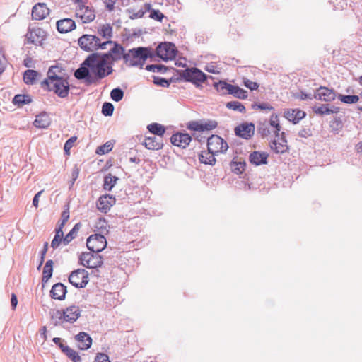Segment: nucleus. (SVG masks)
Instances as JSON below:
<instances>
[{"instance_id": "f257e3e1", "label": "nucleus", "mask_w": 362, "mask_h": 362, "mask_svg": "<svg viewBox=\"0 0 362 362\" xmlns=\"http://www.w3.org/2000/svg\"><path fill=\"white\" fill-rule=\"evenodd\" d=\"M83 65H86L98 79L104 78L112 72V66L108 60L105 57H100L95 54L88 57L83 62Z\"/></svg>"}, {"instance_id": "f03ea898", "label": "nucleus", "mask_w": 362, "mask_h": 362, "mask_svg": "<svg viewBox=\"0 0 362 362\" xmlns=\"http://www.w3.org/2000/svg\"><path fill=\"white\" fill-rule=\"evenodd\" d=\"M41 88L46 91L53 92L58 97L64 98L69 95L70 86L67 77H63L51 81H42Z\"/></svg>"}, {"instance_id": "7ed1b4c3", "label": "nucleus", "mask_w": 362, "mask_h": 362, "mask_svg": "<svg viewBox=\"0 0 362 362\" xmlns=\"http://www.w3.org/2000/svg\"><path fill=\"white\" fill-rule=\"evenodd\" d=\"M149 56L147 48L138 47L129 49L127 53L123 55L124 63L129 66H142Z\"/></svg>"}, {"instance_id": "20e7f679", "label": "nucleus", "mask_w": 362, "mask_h": 362, "mask_svg": "<svg viewBox=\"0 0 362 362\" xmlns=\"http://www.w3.org/2000/svg\"><path fill=\"white\" fill-rule=\"evenodd\" d=\"M80 47L88 52H93L98 49H106L107 45H112V41L107 40L100 42V40L95 35H83L78 40Z\"/></svg>"}, {"instance_id": "39448f33", "label": "nucleus", "mask_w": 362, "mask_h": 362, "mask_svg": "<svg viewBox=\"0 0 362 362\" xmlns=\"http://www.w3.org/2000/svg\"><path fill=\"white\" fill-rule=\"evenodd\" d=\"M102 250H89L83 252L79 258L81 264L87 268L95 269L102 266L103 259L100 255Z\"/></svg>"}, {"instance_id": "423d86ee", "label": "nucleus", "mask_w": 362, "mask_h": 362, "mask_svg": "<svg viewBox=\"0 0 362 362\" xmlns=\"http://www.w3.org/2000/svg\"><path fill=\"white\" fill-rule=\"evenodd\" d=\"M208 150L214 154L225 153L228 148V144L218 135H212L207 140Z\"/></svg>"}, {"instance_id": "0eeeda50", "label": "nucleus", "mask_w": 362, "mask_h": 362, "mask_svg": "<svg viewBox=\"0 0 362 362\" xmlns=\"http://www.w3.org/2000/svg\"><path fill=\"white\" fill-rule=\"evenodd\" d=\"M182 77L187 81L199 86L206 80V74L197 68L187 69L182 71Z\"/></svg>"}, {"instance_id": "6e6552de", "label": "nucleus", "mask_w": 362, "mask_h": 362, "mask_svg": "<svg viewBox=\"0 0 362 362\" xmlns=\"http://www.w3.org/2000/svg\"><path fill=\"white\" fill-rule=\"evenodd\" d=\"M177 54L174 44L171 42L160 43L156 48V54L164 61L173 59Z\"/></svg>"}, {"instance_id": "1a4fd4ad", "label": "nucleus", "mask_w": 362, "mask_h": 362, "mask_svg": "<svg viewBox=\"0 0 362 362\" xmlns=\"http://www.w3.org/2000/svg\"><path fill=\"white\" fill-rule=\"evenodd\" d=\"M76 17L80 19L83 23H88L95 18V13L92 8L78 1L76 8Z\"/></svg>"}, {"instance_id": "9d476101", "label": "nucleus", "mask_w": 362, "mask_h": 362, "mask_svg": "<svg viewBox=\"0 0 362 362\" xmlns=\"http://www.w3.org/2000/svg\"><path fill=\"white\" fill-rule=\"evenodd\" d=\"M69 282L76 288H84L88 283V273L84 269H78L71 272Z\"/></svg>"}, {"instance_id": "9b49d317", "label": "nucleus", "mask_w": 362, "mask_h": 362, "mask_svg": "<svg viewBox=\"0 0 362 362\" xmlns=\"http://www.w3.org/2000/svg\"><path fill=\"white\" fill-rule=\"evenodd\" d=\"M217 127V122L214 120L189 121L186 124V127L190 131L204 132L210 131Z\"/></svg>"}, {"instance_id": "f8f14e48", "label": "nucleus", "mask_w": 362, "mask_h": 362, "mask_svg": "<svg viewBox=\"0 0 362 362\" xmlns=\"http://www.w3.org/2000/svg\"><path fill=\"white\" fill-rule=\"evenodd\" d=\"M216 86L218 88L227 90L228 93L233 95L239 99H245L247 98V92L237 86H233L224 81H220L216 84Z\"/></svg>"}, {"instance_id": "ddd939ff", "label": "nucleus", "mask_w": 362, "mask_h": 362, "mask_svg": "<svg viewBox=\"0 0 362 362\" xmlns=\"http://www.w3.org/2000/svg\"><path fill=\"white\" fill-rule=\"evenodd\" d=\"M86 246L87 249H105L107 247V240L100 234L91 235L87 239Z\"/></svg>"}, {"instance_id": "4468645a", "label": "nucleus", "mask_w": 362, "mask_h": 362, "mask_svg": "<svg viewBox=\"0 0 362 362\" xmlns=\"http://www.w3.org/2000/svg\"><path fill=\"white\" fill-rule=\"evenodd\" d=\"M171 143L177 147L186 148L192 141L191 136L187 133H176L170 138Z\"/></svg>"}, {"instance_id": "2eb2a0df", "label": "nucleus", "mask_w": 362, "mask_h": 362, "mask_svg": "<svg viewBox=\"0 0 362 362\" xmlns=\"http://www.w3.org/2000/svg\"><path fill=\"white\" fill-rule=\"evenodd\" d=\"M115 202L114 197L109 194L103 195L97 202V209L103 213H107Z\"/></svg>"}, {"instance_id": "dca6fc26", "label": "nucleus", "mask_w": 362, "mask_h": 362, "mask_svg": "<svg viewBox=\"0 0 362 362\" xmlns=\"http://www.w3.org/2000/svg\"><path fill=\"white\" fill-rule=\"evenodd\" d=\"M255 126L252 123H243L235 129L236 135L245 139H248L254 134Z\"/></svg>"}, {"instance_id": "f3484780", "label": "nucleus", "mask_w": 362, "mask_h": 362, "mask_svg": "<svg viewBox=\"0 0 362 362\" xmlns=\"http://www.w3.org/2000/svg\"><path fill=\"white\" fill-rule=\"evenodd\" d=\"M79 307L71 305L64 310V321L73 323L76 322L81 315Z\"/></svg>"}, {"instance_id": "a211bd4d", "label": "nucleus", "mask_w": 362, "mask_h": 362, "mask_svg": "<svg viewBox=\"0 0 362 362\" xmlns=\"http://www.w3.org/2000/svg\"><path fill=\"white\" fill-rule=\"evenodd\" d=\"M142 144L148 150L158 151L163 146V138L148 136L145 138Z\"/></svg>"}, {"instance_id": "6ab92c4d", "label": "nucleus", "mask_w": 362, "mask_h": 362, "mask_svg": "<svg viewBox=\"0 0 362 362\" xmlns=\"http://www.w3.org/2000/svg\"><path fill=\"white\" fill-rule=\"evenodd\" d=\"M90 69L83 63L81 66L75 71L74 76L77 79H85L86 83L90 85L95 82V79L90 75Z\"/></svg>"}, {"instance_id": "aec40b11", "label": "nucleus", "mask_w": 362, "mask_h": 362, "mask_svg": "<svg viewBox=\"0 0 362 362\" xmlns=\"http://www.w3.org/2000/svg\"><path fill=\"white\" fill-rule=\"evenodd\" d=\"M112 44H114V47L111 48L108 53L103 55L107 60L109 59H111L112 62H116L122 58L123 59V55L125 54L124 53V48L122 45L113 42Z\"/></svg>"}, {"instance_id": "412c9836", "label": "nucleus", "mask_w": 362, "mask_h": 362, "mask_svg": "<svg viewBox=\"0 0 362 362\" xmlns=\"http://www.w3.org/2000/svg\"><path fill=\"white\" fill-rule=\"evenodd\" d=\"M49 13V10L44 3H37L32 10V18L35 20H42L45 18Z\"/></svg>"}, {"instance_id": "4be33fe9", "label": "nucleus", "mask_w": 362, "mask_h": 362, "mask_svg": "<svg viewBox=\"0 0 362 362\" xmlns=\"http://www.w3.org/2000/svg\"><path fill=\"white\" fill-rule=\"evenodd\" d=\"M315 98L320 100L329 102L335 99V93L332 89L321 86L317 90Z\"/></svg>"}, {"instance_id": "5701e85b", "label": "nucleus", "mask_w": 362, "mask_h": 362, "mask_svg": "<svg viewBox=\"0 0 362 362\" xmlns=\"http://www.w3.org/2000/svg\"><path fill=\"white\" fill-rule=\"evenodd\" d=\"M305 116V112L298 108L288 109L284 112V117L293 124L298 123Z\"/></svg>"}, {"instance_id": "b1692460", "label": "nucleus", "mask_w": 362, "mask_h": 362, "mask_svg": "<svg viewBox=\"0 0 362 362\" xmlns=\"http://www.w3.org/2000/svg\"><path fill=\"white\" fill-rule=\"evenodd\" d=\"M57 28L59 33H66L76 28V23L71 18H64L57 22Z\"/></svg>"}, {"instance_id": "393cba45", "label": "nucleus", "mask_w": 362, "mask_h": 362, "mask_svg": "<svg viewBox=\"0 0 362 362\" xmlns=\"http://www.w3.org/2000/svg\"><path fill=\"white\" fill-rule=\"evenodd\" d=\"M66 292V287L62 283H57L52 287L50 296L54 299L62 300L65 298Z\"/></svg>"}, {"instance_id": "a878e982", "label": "nucleus", "mask_w": 362, "mask_h": 362, "mask_svg": "<svg viewBox=\"0 0 362 362\" xmlns=\"http://www.w3.org/2000/svg\"><path fill=\"white\" fill-rule=\"evenodd\" d=\"M75 338L78 343V347L81 350L89 349L92 344V339L88 334L84 332H79Z\"/></svg>"}, {"instance_id": "bb28decb", "label": "nucleus", "mask_w": 362, "mask_h": 362, "mask_svg": "<svg viewBox=\"0 0 362 362\" xmlns=\"http://www.w3.org/2000/svg\"><path fill=\"white\" fill-rule=\"evenodd\" d=\"M66 77L64 70L59 66H51L47 71V76L44 81H51Z\"/></svg>"}, {"instance_id": "cd10ccee", "label": "nucleus", "mask_w": 362, "mask_h": 362, "mask_svg": "<svg viewBox=\"0 0 362 362\" xmlns=\"http://www.w3.org/2000/svg\"><path fill=\"white\" fill-rule=\"evenodd\" d=\"M51 124V119L46 112H41L36 116L33 125L39 129L47 128Z\"/></svg>"}, {"instance_id": "c85d7f7f", "label": "nucleus", "mask_w": 362, "mask_h": 362, "mask_svg": "<svg viewBox=\"0 0 362 362\" xmlns=\"http://www.w3.org/2000/svg\"><path fill=\"white\" fill-rule=\"evenodd\" d=\"M268 154L264 152L254 151L250 155V161L255 165L266 164Z\"/></svg>"}, {"instance_id": "c756f323", "label": "nucleus", "mask_w": 362, "mask_h": 362, "mask_svg": "<svg viewBox=\"0 0 362 362\" xmlns=\"http://www.w3.org/2000/svg\"><path fill=\"white\" fill-rule=\"evenodd\" d=\"M40 73L33 69L26 70L23 74V81L28 85H33L35 83Z\"/></svg>"}, {"instance_id": "7c9ffc66", "label": "nucleus", "mask_w": 362, "mask_h": 362, "mask_svg": "<svg viewBox=\"0 0 362 362\" xmlns=\"http://www.w3.org/2000/svg\"><path fill=\"white\" fill-rule=\"evenodd\" d=\"M214 154L209 150L207 151H202L199 156V160L201 163L204 164L213 165L216 162V159Z\"/></svg>"}, {"instance_id": "2f4dec72", "label": "nucleus", "mask_w": 362, "mask_h": 362, "mask_svg": "<svg viewBox=\"0 0 362 362\" xmlns=\"http://www.w3.org/2000/svg\"><path fill=\"white\" fill-rule=\"evenodd\" d=\"M271 148L277 153H284L288 149L286 141L283 139H277L273 141L272 144H271Z\"/></svg>"}, {"instance_id": "473e14b6", "label": "nucleus", "mask_w": 362, "mask_h": 362, "mask_svg": "<svg viewBox=\"0 0 362 362\" xmlns=\"http://www.w3.org/2000/svg\"><path fill=\"white\" fill-rule=\"evenodd\" d=\"M147 129L151 133L157 135L161 138L165 132V127L158 123H152L151 124H148Z\"/></svg>"}, {"instance_id": "72a5a7b5", "label": "nucleus", "mask_w": 362, "mask_h": 362, "mask_svg": "<svg viewBox=\"0 0 362 362\" xmlns=\"http://www.w3.org/2000/svg\"><path fill=\"white\" fill-rule=\"evenodd\" d=\"M64 233L60 228H56L55 235L51 243V246L53 248H56L62 244L64 245Z\"/></svg>"}, {"instance_id": "f704fd0d", "label": "nucleus", "mask_w": 362, "mask_h": 362, "mask_svg": "<svg viewBox=\"0 0 362 362\" xmlns=\"http://www.w3.org/2000/svg\"><path fill=\"white\" fill-rule=\"evenodd\" d=\"M62 351L66 354V355L73 361V362H82L80 356L78 354L76 351L74 349H71L69 346H62Z\"/></svg>"}, {"instance_id": "c9c22d12", "label": "nucleus", "mask_w": 362, "mask_h": 362, "mask_svg": "<svg viewBox=\"0 0 362 362\" xmlns=\"http://www.w3.org/2000/svg\"><path fill=\"white\" fill-rule=\"evenodd\" d=\"M12 102L15 105L21 107L25 104H29L31 103V98L28 95L18 94L14 96Z\"/></svg>"}, {"instance_id": "e433bc0d", "label": "nucleus", "mask_w": 362, "mask_h": 362, "mask_svg": "<svg viewBox=\"0 0 362 362\" xmlns=\"http://www.w3.org/2000/svg\"><path fill=\"white\" fill-rule=\"evenodd\" d=\"M98 33L103 38L110 39L112 35V28L109 24L103 25Z\"/></svg>"}, {"instance_id": "4c0bfd02", "label": "nucleus", "mask_w": 362, "mask_h": 362, "mask_svg": "<svg viewBox=\"0 0 362 362\" xmlns=\"http://www.w3.org/2000/svg\"><path fill=\"white\" fill-rule=\"evenodd\" d=\"M118 178L115 176H112L111 174H108L105 177L103 187L106 190H111L116 184Z\"/></svg>"}, {"instance_id": "58836bf2", "label": "nucleus", "mask_w": 362, "mask_h": 362, "mask_svg": "<svg viewBox=\"0 0 362 362\" xmlns=\"http://www.w3.org/2000/svg\"><path fill=\"white\" fill-rule=\"evenodd\" d=\"M232 171L235 174H241L245 171V163L242 161L233 160L230 163Z\"/></svg>"}, {"instance_id": "ea45409f", "label": "nucleus", "mask_w": 362, "mask_h": 362, "mask_svg": "<svg viewBox=\"0 0 362 362\" xmlns=\"http://www.w3.org/2000/svg\"><path fill=\"white\" fill-rule=\"evenodd\" d=\"M80 228V223H76L64 238V245H68L76 235Z\"/></svg>"}, {"instance_id": "a19ab883", "label": "nucleus", "mask_w": 362, "mask_h": 362, "mask_svg": "<svg viewBox=\"0 0 362 362\" xmlns=\"http://www.w3.org/2000/svg\"><path fill=\"white\" fill-rule=\"evenodd\" d=\"M273 128V132L276 134H279V132L281 129V127L279 124V121L277 115L272 114L270 117L269 124Z\"/></svg>"}, {"instance_id": "79ce46f5", "label": "nucleus", "mask_w": 362, "mask_h": 362, "mask_svg": "<svg viewBox=\"0 0 362 362\" xmlns=\"http://www.w3.org/2000/svg\"><path fill=\"white\" fill-rule=\"evenodd\" d=\"M50 315L55 326L61 325L64 321V310H54L50 313Z\"/></svg>"}, {"instance_id": "37998d69", "label": "nucleus", "mask_w": 362, "mask_h": 362, "mask_svg": "<svg viewBox=\"0 0 362 362\" xmlns=\"http://www.w3.org/2000/svg\"><path fill=\"white\" fill-rule=\"evenodd\" d=\"M226 107L228 109L244 112L245 111V106L238 101H231L226 103Z\"/></svg>"}, {"instance_id": "c03bdc74", "label": "nucleus", "mask_w": 362, "mask_h": 362, "mask_svg": "<svg viewBox=\"0 0 362 362\" xmlns=\"http://www.w3.org/2000/svg\"><path fill=\"white\" fill-rule=\"evenodd\" d=\"M113 148V143L107 141L105 144L99 146L96 149V153L98 155H103L110 152Z\"/></svg>"}, {"instance_id": "a18cd8bd", "label": "nucleus", "mask_w": 362, "mask_h": 362, "mask_svg": "<svg viewBox=\"0 0 362 362\" xmlns=\"http://www.w3.org/2000/svg\"><path fill=\"white\" fill-rule=\"evenodd\" d=\"M339 98L341 102H343L344 103H347V104L356 103L359 100V98L358 95H339Z\"/></svg>"}, {"instance_id": "49530a36", "label": "nucleus", "mask_w": 362, "mask_h": 362, "mask_svg": "<svg viewBox=\"0 0 362 362\" xmlns=\"http://www.w3.org/2000/svg\"><path fill=\"white\" fill-rule=\"evenodd\" d=\"M110 96L114 101L119 102L122 99L124 93L120 88H115L112 90Z\"/></svg>"}, {"instance_id": "de8ad7c7", "label": "nucleus", "mask_w": 362, "mask_h": 362, "mask_svg": "<svg viewBox=\"0 0 362 362\" xmlns=\"http://www.w3.org/2000/svg\"><path fill=\"white\" fill-rule=\"evenodd\" d=\"M314 111L315 113L320 114V115H329L331 113H333L334 111L330 110L328 107L327 105H322L321 106L318 107H315Z\"/></svg>"}, {"instance_id": "09e8293b", "label": "nucleus", "mask_w": 362, "mask_h": 362, "mask_svg": "<svg viewBox=\"0 0 362 362\" xmlns=\"http://www.w3.org/2000/svg\"><path fill=\"white\" fill-rule=\"evenodd\" d=\"M114 107L111 103H105L102 107V113L105 116H110L112 115Z\"/></svg>"}, {"instance_id": "8fccbe9b", "label": "nucleus", "mask_w": 362, "mask_h": 362, "mask_svg": "<svg viewBox=\"0 0 362 362\" xmlns=\"http://www.w3.org/2000/svg\"><path fill=\"white\" fill-rule=\"evenodd\" d=\"M76 139V136H72L66 141L64 149L66 155L70 154V149L73 147Z\"/></svg>"}, {"instance_id": "3c124183", "label": "nucleus", "mask_w": 362, "mask_h": 362, "mask_svg": "<svg viewBox=\"0 0 362 362\" xmlns=\"http://www.w3.org/2000/svg\"><path fill=\"white\" fill-rule=\"evenodd\" d=\"M149 16L152 19L156 20L159 22H161L164 18V15L159 10L155 9L151 10Z\"/></svg>"}, {"instance_id": "603ef678", "label": "nucleus", "mask_w": 362, "mask_h": 362, "mask_svg": "<svg viewBox=\"0 0 362 362\" xmlns=\"http://www.w3.org/2000/svg\"><path fill=\"white\" fill-rule=\"evenodd\" d=\"M7 59L4 53H0V74H1L6 69L7 65Z\"/></svg>"}, {"instance_id": "864d4df0", "label": "nucleus", "mask_w": 362, "mask_h": 362, "mask_svg": "<svg viewBox=\"0 0 362 362\" xmlns=\"http://www.w3.org/2000/svg\"><path fill=\"white\" fill-rule=\"evenodd\" d=\"M52 272L53 268L44 267L42 280L45 281H47L48 279L51 278L52 275Z\"/></svg>"}, {"instance_id": "5fc2aeb1", "label": "nucleus", "mask_w": 362, "mask_h": 362, "mask_svg": "<svg viewBox=\"0 0 362 362\" xmlns=\"http://www.w3.org/2000/svg\"><path fill=\"white\" fill-rule=\"evenodd\" d=\"M244 85L251 90H257L259 87L257 83L252 81L249 79H244Z\"/></svg>"}, {"instance_id": "6e6d98bb", "label": "nucleus", "mask_w": 362, "mask_h": 362, "mask_svg": "<svg viewBox=\"0 0 362 362\" xmlns=\"http://www.w3.org/2000/svg\"><path fill=\"white\" fill-rule=\"evenodd\" d=\"M93 362H110L109 357L107 354L103 353H98L96 354Z\"/></svg>"}, {"instance_id": "4d7b16f0", "label": "nucleus", "mask_w": 362, "mask_h": 362, "mask_svg": "<svg viewBox=\"0 0 362 362\" xmlns=\"http://www.w3.org/2000/svg\"><path fill=\"white\" fill-rule=\"evenodd\" d=\"M252 108L255 109V110H273V107H272L268 103H262V104H255L252 105Z\"/></svg>"}, {"instance_id": "13d9d810", "label": "nucleus", "mask_w": 362, "mask_h": 362, "mask_svg": "<svg viewBox=\"0 0 362 362\" xmlns=\"http://www.w3.org/2000/svg\"><path fill=\"white\" fill-rule=\"evenodd\" d=\"M154 83L162 87H168L170 85L166 79L160 77L154 78Z\"/></svg>"}, {"instance_id": "bf43d9fd", "label": "nucleus", "mask_w": 362, "mask_h": 362, "mask_svg": "<svg viewBox=\"0 0 362 362\" xmlns=\"http://www.w3.org/2000/svg\"><path fill=\"white\" fill-rule=\"evenodd\" d=\"M268 124L264 123L259 127V131L263 136H267L269 134V130L268 129Z\"/></svg>"}, {"instance_id": "052dcab7", "label": "nucleus", "mask_w": 362, "mask_h": 362, "mask_svg": "<svg viewBox=\"0 0 362 362\" xmlns=\"http://www.w3.org/2000/svg\"><path fill=\"white\" fill-rule=\"evenodd\" d=\"M43 192V190H41L40 192H38L34 197L33 198V206L37 209L38 207V204H39V198L40 197V195L42 194Z\"/></svg>"}, {"instance_id": "680f3d73", "label": "nucleus", "mask_w": 362, "mask_h": 362, "mask_svg": "<svg viewBox=\"0 0 362 362\" xmlns=\"http://www.w3.org/2000/svg\"><path fill=\"white\" fill-rule=\"evenodd\" d=\"M52 341L55 344L58 345L61 349L62 346H68L67 345L64 344V341L61 338L54 337L53 338Z\"/></svg>"}, {"instance_id": "e2e57ef3", "label": "nucleus", "mask_w": 362, "mask_h": 362, "mask_svg": "<svg viewBox=\"0 0 362 362\" xmlns=\"http://www.w3.org/2000/svg\"><path fill=\"white\" fill-rule=\"evenodd\" d=\"M11 304L12 306V308L14 310L16 309L17 304H18V300L16 294L12 293L11 294Z\"/></svg>"}, {"instance_id": "0e129e2a", "label": "nucleus", "mask_w": 362, "mask_h": 362, "mask_svg": "<svg viewBox=\"0 0 362 362\" xmlns=\"http://www.w3.org/2000/svg\"><path fill=\"white\" fill-rule=\"evenodd\" d=\"M37 33H41V30H34L30 33V38L32 40V42L35 43V35H37Z\"/></svg>"}, {"instance_id": "69168bd1", "label": "nucleus", "mask_w": 362, "mask_h": 362, "mask_svg": "<svg viewBox=\"0 0 362 362\" xmlns=\"http://www.w3.org/2000/svg\"><path fill=\"white\" fill-rule=\"evenodd\" d=\"M61 218L68 221L69 218V210L68 208L62 211Z\"/></svg>"}, {"instance_id": "338daca9", "label": "nucleus", "mask_w": 362, "mask_h": 362, "mask_svg": "<svg viewBox=\"0 0 362 362\" xmlns=\"http://www.w3.org/2000/svg\"><path fill=\"white\" fill-rule=\"evenodd\" d=\"M23 64L26 67H32L33 66V59L30 57H27L23 61Z\"/></svg>"}, {"instance_id": "774afa93", "label": "nucleus", "mask_w": 362, "mask_h": 362, "mask_svg": "<svg viewBox=\"0 0 362 362\" xmlns=\"http://www.w3.org/2000/svg\"><path fill=\"white\" fill-rule=\"evenodd\" d=\"M105 3L107 4V7L110 11H112L114 8V4H115V0H105Z\"/></svg>"}]
</instances>
